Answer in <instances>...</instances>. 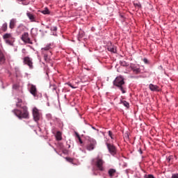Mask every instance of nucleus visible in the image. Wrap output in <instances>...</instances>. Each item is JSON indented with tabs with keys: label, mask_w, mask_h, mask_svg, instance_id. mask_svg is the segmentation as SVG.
I'll list each match as a JSON object with an SVG mask.
<instances>
[{
	"label": "nucleus",
	"mask_w": 178,
	"mask_h": 178,
	"mask_svg": "<svg viewBox=\"0 0 178 178\" xmlns=\"http://www.w3.org/2000/svg\"><path fill=\"white\" fill-rule=\"evenodd\" d=\"M23 111L20 110H13V112L15 113V116L19 118V119H29L30 115H29V111H27V106H24L22 107Z\"/></svg>",
	"instance_id": "obj_1"
},
{
	"label": "nucleus",
	"mask_w": 178,
	"mask_h": 178,
	"mask_svg": "<svg viewBox=\"0 0 178 178\" xmlns=\"http://www.w3.org/2000/svg\"><path fill=\"white\" fill-rule=\"evenodd\" d=\"M113 84L114 86L120 88L122 94L126 93V90H124V88H123V86L124 84V78H123V76H117L113 81Z\"/></svg>",
	"instance_id": "obj_2"
},
{
	"label": "nucleus",
	"mask_w": 178,
	"mask_h": 178,
	"mask_svg": "<svg viewBox=\"0 0 178 178\" xmlns=\"http://www.w3.org/2000/svg\"><path fill=\"white\" fill-rule=\"evenodd\" d=\"M3 40L8 45L13 47L15 45V38L12 35V33H6L3 35Z\"/></svg>",
	"instance_id": "obj_3"
},
{
	"label": "nucleus",
	"mask_w": 178,
	"mask_h": 178,
	"mask_svg": "<svg viewBox=\"0 0 178 178\" xmlns=\"http://www.w3.org/2000/svg\"><path fill=\"white\" fill-rule=\"evenodd\" d=\"M97 145V140L94 139H89L88 144L86 145V149L88 151H92Z\"/></svg>",
	"instance_id": "obj_4"
},
{
	"label": "nucleus",
	"mask_w": 178,
	"mask_h": 178,
	"mask_svg": "<svg viewBox=\"0 0 178 178\" xmlns=\"http://www.w3.org/2000/svg\"><path fill=\"white\" fill-rule=\"evenodd\" d=\"M104 163H105V161L102 159L97 158L96 166L101 172H104Z\"/></svg>",
	"instance_id": "obj_5"
},
{
	"label": "nucleus",
	"mask_w": 178,
	"mask_h": 178,
	"mask_svg": "<svg viewBox=\"0 0 178 178\" xmlns=\"http://www.w3.org/2000/svg\"><path fill=\"white\" fill-rule=\"evenodd\" d=\"M21 40L26 44H33V42L29 37V33L25 32L22 35Z\"/></svg>",
	"instance_id": "obj_6"
},
{
	"label": "nucleus",
	"mask_w": 178,
	"mask_h": 178,
	"mask_svg": "<svg viewBox=\"0 0 178 178\" xmlns=\"http://www.w3.org/2000/svg\"><path fill=\"white\" fill-rule=\"evenodd\" d=\"M33 116L35 122H38L41 118V114H40V111L35 107L33 109Z\"/></svg>",
	"instance_id": "obj_7"
},
{
	"label": "nucleus",
	"mask_w": 178,
	"mask_h": 178,
	"mask_svg": "<svg viewBox=\"0 0 178 178\" xmlns=\"http://www.w3.org/2000/svg\"><path fill=\"white\" fill-rule=\"evenodd\" d=\"M106 147H107L110 154H111V155H115V154H116V147H115V145H113L111 143H106Z\"/></svg>",
	"instance_id": "obj_8"
},
{
	"label": "nucleus",
	"mask_w": 178,
	"mask_h": 178,
	"mask_svg": "<svg viewBox=\"0 0 178 178\" xmlns=\"http://www.w3.org/2000/svg\"><path fill=\"white\" fill-rule=\"evenodd\" d=\"M24 63L27 65L30 69H33V59L29 56L24 58Z\"/></svg>",
	"instance_id": "obj_9"
},
{
	"label": "nucleus",
	"mask_w": 178,
	"mask_h": 178,
	"mask_svg": "<svg viewBox=\"0 0 178 178\" xmlns=\"http://www.w3.org/2000/svg\"><path fill=\"white\" fill-rule=\"evenodd\" d=\"M6 60V58H5V54H3V52L0 49V66L1 65H3Z\"/></svg>",
	"instance_id": "obj_10"
},
{
	"label": "nucleus",
	"mask_w": 178,
	"mask_h": 178,
	"mask_svg": "<svg viewBox=\"0 0 178 178\" xmlns=\"http://www.w3.org/2000/svg\"><path fill=\"white\" fill-rule=\"evenodd\" d=\"M30 92L33 97H37V88L34 85H31Z\"/></svg>",
	"instance_id": "obj_11"
},
{
	"label": "nucleus",
	"mask_w": 178,
	"mask_h": 178,
	"mask_svg": "<svg viewBox=\"0 0 178 178\" xmlns=\"http://www.w3.org/2000/svg\"><path fill=\"white\" fill-rule=\"evenodd\" d=\"M107 49L108 51H109L110 52H112L113 54H116L117 52L116 47L113 44H111L110 46H108Z\"/></svg>",
	"instance_id": "obj_12"
},
{
	"label": "nucleus",
	"mask_w": 178,
	"mask_h": 178,
	"mask_svg": "<svg viewBox=\"0 0 178 178\" xmlns=\"http://www.w3.org/2000/svg\"><path fill=\"white\" fill-rule=\"evenodd\" d=\"M42 55L44 56V60L45 62H49L50 58L49 55H51V51H47V53H42Z\"/></svg>",
	"instance_id": "obj_13"
},
{
	"label": "nucleus",
	"mask_w": 178,
	"mask_h": 178,
	"mask_svg": "<svg viewBox=\"0 0 178 178\" xmlns=\"http://www.w3.org/2000/svg\"><path fill=\"white\" fill-rule=\"evenodd\" d=\"M16 23H17L16 19H12L10 21L9 28H10L11 30H13V29H14L15 27H16Z\"/></svg>",
	"instance_id": "obj_14"
},
{
	"label": "nucleus",
	"mask_w": 178,
	"mask_h": 178,
	"mask_svg": "<svg viewBox=\"0 0 178 178\" xmlns=\"http://www.w3.org/2000/svg\"><path fill=\"white\" fill-rule=\"evenodd\" d=\"M26 15L29 17V19L31 20V22H35V17L31 13L28 12L26 13Z\"/></svg>",
	"instance_id": "obj_15"
},
{
	"label": "nucleus",
	"mask_w": 178,
	"mask_h": 178,
	"mask_svg": "<svg viewBox=\"0 0 178 178\" xmlns=\"http://www.w3.org/2000/svg\"><path fill=\"white\" fill-rule=\"evenodd\" d=\"M7 31H8V24L7 23H4V24H3V25L1 26V30H0V34L2 33V31L3 33H5Z\"/></svg>",
	"instance_id": "obj_16"
},
{
	"label": "nucleus",
	"mask_w": 178,
	"mask_h": 178,
	"mask_svg": "<svg viewBox=\"0 0 178 178\" xmlns=\"http://www.w3.org/2000/svg\"><path fill=\"white\" fill-rule=\"evenodd\" d=\"M149 88L151 90V91H158L159 87L156 85L151 83L149 85Z\"/></svg>",
	"instance_id": "obj_17"
},
{
	"label": "nucleus",
	"mask_w": 178,
	"mask_h": 178,
	"mask_svg": "<svg viewBox=\"0 0 178 178\" xmlns=\"http://www.w3.org/2000/svg\"><path fill=\"white\" fill-rule=\"evenodd\" d=\"M131 69L134 72V73H135V74H138V73H140V68L137 67L131 66Z\"/></svg>",
	"instance_id": "obj_18"
},
{
	"label": "nucleus",
	"mask_w": 178,
	"mask_h": 178,
	"mask_svg": "<svg viewBox=\"0 0 178 178\" xmlns=\"http://www.w3.org/2000/svg\"><path fill=\"white\" fill-rule=\"evenodd\" d=\"M115 173H116V170L113 168H111L108 170V175L110 176V177H113L115 176Z\"/></svg>",
	"instance_id": "obj_19"
},
{
	"label": "nucleus",
	"mask_w": 178,
	"mask_h": 178,
	"mask_svg": "<svg viewBox=\"0 0 178 178\" xmlns=\"http://www.w3.org/2000/svg\"><path fill=\"white\" fill-rule=\"evenodd\" d=\"M49 49H51V47L47 46L44 48L42 49V53L47 54V52H51V51H49Z\"/></svg>",
	"instance_id": "obj_20"
},
{
	"label": "nucleus",
	"mask_w": 178,
	"mask_h": 178,
	"mask_svg": "<svg viewBox=\"0 0 178 178\" xmlns=\"http://www.w3.org/2000/svg\"><path fill=\"white\" fill-rule=\"evenodd\" d=\"M56 138L58 141H60V140H62V133H60V131H57Z\"/></svg>",
	"instance_id": "obj_21"
},
{
	"label": "nucleus",
	"mask_w": 178,
	"mask_h": 178,
	"mask_svg": "<svg viewBox=\"0 0 178 178\" xmlns=\"http://www.w3.org/2000/svg\"><path fill=\"white\" fill-rule=\"evenodd\" d=\"M41 13H42L43 15H49V9H48V8H45L44 10L41 11Z\"/></svg>",
	"instance_id": "obj_22"
},
{
	"label": "nucleus",
	"mask_w": 178,
	"mask_h": 178,
	"mask_svg": "<svg viewBox=\"0 0 178 178\" xmlns=\"http://www.w3.org/2000/svg\"><path fill=\"white\" fill-rule=\"evenodd\" d=\"M122 104H123L124 106H125L126 108H129V102H127L126 101H123Z\"/></svg>",
	"instance_id": "obj_23"
},
{
	"label": "nucleus",
	"mask_w": 178,
	"mask_h": 178,
	"mask_svg": "<svg viewBox=\"0 0 178 178\" xmlns=\"http://www.w3.org/2000/svg\"><path fill=\"white\" fill-rule=\"evenodd\" d=\"M22 102V99L18 100V102L17 103V106L18 108H20V106H22V104H21Z\"/></svg>",
	"instance_id": "obj_24"
},
{
	"label": "nucleus",
	"mask_w": 178,
	"mask_h": 178,
	"mask_svg": "<svg viewBox=\"0 0 178 178\" xmlns=\"http://www.w3.org/2000/svg\"><path fill=\"white\" fill-rule=\"evenodd\" d=\"M77 138L80 143V144H83V140H81V138H80V135L76 134Z\"/></svg>",
	"instance_id": "obj_25"
},
{
	"label": "nucleus",
	"mask_w": 178,
	"mask_h": 178,
	"mask_svg": "<svg viewBox=\"0 0 178 178\" xmlns=\"http://www.w3.org/2000/svg\"><path fill=\"white\" fill-rule=\"evenodd\" d=\"M108 136H109V137H111V138L112 139V140H113V134H112V132L111 131H108Z\"/></svg>",
	"instance_id": "obj_26"
},
{
	"label": "nucleus",
	"mask_w": 178,
	"mask_h": 178,
	"mask_svg": "<svg viewBox=\"0 0 178 178\" xmlns=\"http://www.w3.org/2000/svg\"><path fill=\"white\" fill-rule=\"evenodd\" d=\"M13 88L14 90H17V88H19V85H17V84H14V85L13 86Z\"/></svg>",
	"instance_id": "obj_27"
},
{
	"label": "nucleus",
	"mask_w": 178,
	"mask_h": 178,
	"mask_svg": "<svg viewBox=\"0 0 178 178\" xmlns=\"http://www.w3.org/2000/svg\"><path fill=\"white\" fill-rule=\"evenodd\" d=\"M145 178H155L152 175H148L145 176Z\"/></svg>",
	"instance_id": "obj_28"
},
{
	"label": "nucleus",
	"mask_w": 178,
	"mask_h": 178,
	"mask_svg": "<svg viewBox=\"0 0 178 178\" xmlns=\"http://www.w3.org/2000/svg\"><path fill=\"white\" fill-rule=\"evenodd\" d=\"M134 5L135 6H138V8H141V5H140V3H134Z\"/></svg>",
	"instance_id": "obj_29"
},
{
	"label": "nucleus",
	"mask_w": 178,
	"mask_h": 178,
	"mask_svg": "<svg viewBox=\"0 0 178 178\" xmlns=\"http://www.w3.org/2000/svg\"><path fill=\"white\" fill-rule=\"evenodd\" d=\"M172 178H178V174H173Z\"/></svg>",
	"instance_id": "obj_30"
},
{
	"label": "nucleus",
	"mask_w": 178,
	"mask_h": 178,
	"mask_svg": "<svg viewBox=\"0 0 178 178\" xmlns=\"http://www.w3.org/2000/svg\"><path fill=\"white\" fill-rule=\"evenodd\" d=\"M51 30H53V31H56V30H58V28L56 26H54L51 28Z\"/></svg>",
	"instance_id": "obj_31"
},
{
	"label": "nucleus",
	"mask_w": 178,
	"mask_h": 178,
	"mask_svg": "<svg viewBox=\"0 0 178 178\" xmlns=\"http://www.w3.org/2000/svg\"><path fill=\"white\" fill-rule=\"evenodd\" d=\"M143 62H144L145 63H148V59L144 58V59H143Z\"/></svg>",
	"instance_id": "obj_32"
},
{
	"label": "nucleus",
	"mask_w": 178,
	"mask_h": 178,
	"mask_svg": "<svg viewBox=\"0 0 178 178\" xmlns=\"http://www.w3.org/2000/svg\"><path fill=\"white\" fill-rule=\"evenodd\" d=\"M66 159L67 160V161H69V162H72L73 160L72 159H70V158H66Z\"/></svg>",
	"instance_id": "obj_33"
},
{
	"label": "nucleus",
	"mask_w": 178,
	"mask_h": 178,
	"mask_svg": "<svg viewBox=\"0 0 178 178\" xmlns=\"http://www.w3.org/2000/svg\"><path fill=\"white\" fill-rule=\"evenodd\" d=\"M68 86L71 87L72 88H75L74 86H72V83H69Z\"/></svg>",
	"instance_id": "obj_34"
},
{
	"label": "nucleus",
	"mask_w": 178,
	"mask_h": 178,
	"mask_svg": "<svg viewBox=\"0 0 178 178\" xmlns=\"http://www.w3.org/2000/svg\"><path fill=\"white\" fill-rule=\"evenodd\" d=\"M170 159H172V156H169V157L168 158V162H170Z\"/></svg>",
	"instance_id": "obj_35"
},
{
	"label": "nucleus",
	"mask_w": 178,
	"mask_h": 178,
	"mask_svg": "<svg viewBox=\"0 0 178 178\" xmlns=\"http://www.w3.org/2000/svg\"><path fill=\"white\" fill-rule=\"evenodd\" d=\"M92 129H94L95 130V127H92Z\"/></svg>",
	"instance_id": "obj_36"
}]
</instances>
